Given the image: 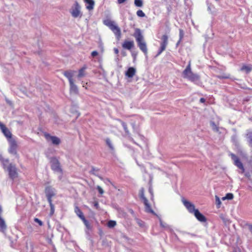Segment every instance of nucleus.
Returning a JSON list of instances; mask_svg holds the SVG:
<instances>
[{"label": "nucleus", "mask_w": 252, "mask_h": 252, "mask_svg": "<svg viewBox=\"0 0 252 252\" xmlns=\"http://www.w3.org/2000/svg\"><path fill=\"white\" fill-rule=\"evenodd\" d=\"M50 207V216H52L54 214V212H55L54 206L53 205V206H51Z\"/></svg>", "instance_id": "43"}, {"label": "nucleus", "mask_w": 252, "mask_h": 252, "mask_svg": "<svg viewBox=\"0 0 252 252\" xmlns=\"http://www.w3.org/2000/svg\"><path fill=\"white\" fill-rule=\"evenodd\" d=\"M143 203L145 205V211L146 212L151 213L156 216H158L157 214L152 209L147 199H145L144 201H143Z\"/></svg>", "instance_id": "14"}, {"label": "nucleus", "mask_w": 252, "mask_h": 252, "mask_svg": "<svg viewBox=\"0 0 252 252\" xmlns=\"http://www.w3.org/2000/svg\"><path fill=\"white\" fill-rule=\"evenodd\" d=\"M205 101V99L204 98H201L200 99V102L201 103H204Z\"/></svg>", "instance_id": "54"}, {"label": "nucleus", "mask_w": 252, "mask_h": 252, "mask_svg": "<svg viewBox=\"0 0 252 252\" xmlns=\"http://www.w3.org/2000/svg\"><path fill=\"white\" fill-rule=\"evenodd\" d=\"M157 217H158V218L160 226L163 228H167L168 227V225L165 223H163L161 219L159 217H158V216Z\"/></svg>", "instance_id": "34"}, {"label": "nucleus", "mask_w": 252, "mask_h": 252, "mask_svg": "<svg viewBox=\"0 0 252 252\" xmlns=\"http://www.w3.org/2000/svg\"><path fill=\"white\" fill-rule=\"evenodd\" d=\"M193 214L198 221L201 222H205L207 221L206 218L198 209H196Z\"/></svg>", "instance_id": "12"}, {"label": "nucleus", "mask_w": 252, "mask_h": 252, "mask_svg": "<svg viewBox=\"0 0 252 252\" xmlns=\"http://www.w3.org/2000/svg\"><path fill=\"white\" fill-rule=\"evenodd\" d=\"M45 193L46 197H53L56 195L55 189L51 186H47L45 188Z\"/></svg>", "instance_id": "11"}, {"label": "nucleus", "mask_w": 252, "mask_h": 252, "mask_svg": "<svg viewBox=\"0 0 252 252\" xmlns=\"http://www.w3.org/2000/svg\"><path fill=\"white\" fill-rule=\"evenodd\" d=\"M3 168L6 169L8 173V176L10 179L14 180L18 176V169L16 165L13 163H9L8 159H3L2 160Z\"/></svg>", "instance_id": "1"}, {"label": "nucleus", "mask_w": 252, "mask_h": 252, "mask_svg": "<svg viewBox=\"0 0 252 252\" xmlns=\"http://www.w3.org/2000/svg\"><path fill=\"white\" fill-rule=\"evenodd\" d=\"M98 170H99L98 169H96L94 167L92 166V169L90 171V173L92 174H93V175L98 176V175H96V173H95V171H98Z\"/></svg>", "instance_id": "38"}, {"label": "nucleus", "mask_w": 252, "mask_h": 252, "mask_svg": "<svg viewBox=\"0 0 252 252\" xmlns=\"http://www.w3.org/2000/svg\"><path fill=\"white\" fill-rule=\"evenodd\" d=\"M216 203L217 205L218 206V208H219L220 207V205L221 204V201L219 198V197L218 196H216Z\"/></svg>", "instance_id": "39"}, {"label": "nucleus", "mask_w": 252, "mask_h": 252, "mask_svg": "<svg viewBox=\"0 0 252 252\" xmlns=\"http://www.w3.org/2000/svg\"><path fill=\"white\" fill-rule=\"evenodd\" d=\"M139 195L140 198L144 201L145 199H147L144 195V189L143 188H141L139 190Z\"/></svg>", "instance_id": "26"}, {"label": "nucleus", "mask_w": 252, "mask_h": 252, "mask_svg": "<svg viewBox=\"0 0 252 252\" xmlns=\"http://www.w3.org/2000/svg\"><path fill=\"white\" fill-rule=\"evenodd\" d=\"M50 162L51 163V169L55 172L62 173L63 170L61 168L60 163L59 160L56 157L50 158Z\"/></svg>", "instance_id": "7"}, {"label": "nucleus", "mask_w": 252, "mask_h": 252, "mask_svg": "<svg viewBox=\"0 0 252 252\" xmlns=\"http://www.w3.org/2000/svg\"><path fill=\"white\" fill-rule=\"evenodd\" d=\"M131 213H133V210H131Z\"/></svg>", "instance_id": "61"}, {"label": "nucleus", "mask_w": 252, "mask_h": 252, "mask_svg": "<svg viewBox=\"0 0 252 252\" xmlns=\"http://www.w3.org/2000/svg\"><path fill=\"white\" fill-rule=\"evenodd\" d=\"M114 52H115V54H118V53H119V50H118V49H117L116 48H115L114 49Z\"/></svg>", "instance_id": "50"}, {"label": "nucleus", "mask_w": 252, "mask_h": 252, "mask_svg": "<svg viewBox=\"0 0 252 252\" xmlns=\"http://www.w3.org/2000/svg\"><path fill=\"white\" fill-rule=\"evenodd\" d=\"M133 36L135 38L136 42L140 49L143 52L145 55H147L148 50L146 43L144 40V37L139 29L136 28L133 34Z\"/></svg>", "instance_id": "3"}, {"label": "nucleus", "mask_w": 252, "mask_h": 252, "mask_svg": "<svg viewBox=\"0 0 252 252\" xmlns=\"http://www.w3.org/2000/svg\"><path fill=\"white\" fill-rule=\"evenodd\" d=\"M0 129L4 135V136L8 139H13L12 138V133L10 130L5 126L4 125H3L0 127Z\"/></svg>", "instance_id": "13"}, {"label": "nucleus", "mask_w": 252, "mask_h": 252, "mask_svg": "<svg viewBox=\"0 0 252 252\" xmlns=\"http://www.w3.org/2000/svg\"><path fill=\"white\" fill-rule=\"evenodd\" d=\"M184 31L182 29H180L179 30V36H180V40H182L183 37H184Z\"/></svg>", "instance_id": "41"}, {"label": "nucleus", "mask_w": 252, "mask_h": 252, "mask_svg": "<svg viewBox=\"0 0 252 252\" xmlns=\"http://www.w3.org/2000/svg\"><path fill=\"white\" fill-rule=\"evenodd\" d=\"M5 100L8 104H9L10 106H12L13 103L11 100H9L7 97L5 98Z\"/></svg>", "instance_id": "46"}, {"label": "nucleus", "mask_w": 252, "mask_h": 252, "mask_svg": "<svg viewBox=\"0 0 252 252\" xmlns=\"http://www.w3.org/2000/svg\"><path fill=\"white\" fill-rule=\"evenodd\" d=\"M134 46L133 41L125 40L122 44V47L124 49L131 50Z\"/></svg>", "instance_id": "15"}, {"label": "nucleus", "mask_w": 252, "mask_h": 252, "mask_svg": "<svg viewBox=\"0 0 252 252\" xmlns=\"http://www.w3.org/2000/svg\"><path fill=\"white\" fill-rule=\"evenodd\" d=\"M63 75L68 79L69 82L73 81V72L71 70L65 71L63 73Z\"/></svg>", "instance_id": "20"}, {"label": "nucleus", "mask_w": 252, "mask_h": 252, "mask_svg": "<svg viewBox=\"0 0 252 252\" xmlns=\"http://www.w3.org/2000/svg\"><path fill=\"white\" fill-rule=\"evenodd\" d=\"M136 14L138 16L140 17H144L145 16V13L141 10H138L137 11Z\"/></svg>", "instance_id": "37"}, {"label": "nucleus", "mask_w": 252, "mask_h": 252, "mask_svg": "<svg viewBox=\"0 0 252 252\" xmlns=\"http://www.w3.org/2000/svg\"><path fill=\"white\" fill-rule=\"evenodd\" d=\"M2 213V209L1 205H0V217H1Z\"/></svg>", "instance_id": "53"}, {"label": "nucleus", "mask_w": 252, "mask_h": 252, "mask_svg": "<svg viewBox=\"0 0 252 252\" xmlns=\"http://www.w3.org/2000/svg\"><path fill=\"white\" fill-rule=\"evenodd\" d=\"M119 60L118 58H117L116 61H118Z\"/></svg>", "instance_id": "63"}, {"label": "nucleus", "mask_w": 252, "mask_h": 252, "mask_svg": "<svg viewBox=\"0 0 252 252\" xmlns=\"http://www.w3.org/2000/svg\"><path fill=\"white\" fill-rule=\"evenodd\" d=\"M135 220L137 223L139 225V226L141 227L144 226V222L143 221L137 218L135 219Z\"/></svg>", "instance_id": "33"}, {"label": "nucleus", "mask_w": 252, "mask_h": 252, "mask_svg": "<svg viewBox=\"0 0 252 252\" xmlns=\"http://www.w3.org/2000/svg\"><path fill=\"white\" fill-rule=\"evenodd\" d=\"M233 194L231 193H227L225 196V197H222V200H225V199H228V200H231L233 198Z\"/></svg>", "instance_id": "29"}, {"label": "nucleus", "mask_w": 252, "mask_h": 252, "mask_svg": "<svg viewBox=\"0 0 252 252\" xmlns=\"http://www.w3.org/2000/svg\"><path fill=\"white\" fill-rule=\"evenodd\" d=\"M85 2L88 4V5L86 6L87 9L90 10H92L94 8V2L93 0H84Z\"/></svg>", "instance_id": "21"}, {"label": "nucleus", "mask_w": 252, "mask_h": 252, "mask_svg": "<svg viewBox=\"0 0 252 252\" xmlns=\"http://www.w3.org/2000/svg\"><path fill=\"white\" fill-rule=\"evenodd\" d=\"M149 190L150 193L153 195V191H152V189L150 188L149 189Z\"/></svg>", "instance_id": "55"}, {"label": "nucleus", "mask_w": 252, "mask_h": 252, "mask_svg": "<svg viewBox=\"0 0 252 252\" xmlns=\"http://www.w3.org/2000/svg\"><path fill=\"white\" fill-rule=\"evenodd\" d=\"M220 218L223 220L225 224H227L230 222L229 220L228 219H225L223 215H221V216H220Z\"/></svg>", "instance_id": "40"}, {"label": "nucleus", "mask_w": 252, "mask_h": 252, "mask_svg": "<svg viewBox=\"0 0 252 252\" xmlns=\"http://www.w3.org/2000/svg\"><path fill=\"white\" fill-rule=\"evenodd\" d=\"M70 86V92L71 93H74V94H78V89L77 86L74 84V81H70L69 82Z\"/></svg>", "instance_id": "17"}, {"label": "nucleus", "mask_w": 252, "mask_h": 252, "mask_svg": "<svg viewBox=\"0 0 252 252\" xmlns=\"http://www.w3.org/2000/svg\"><path fill=\"white\" fill-rule=\"evenodd\" d=\"M230 156L234 162V164L239 169L242 170L241 173H243L245 171V168L242 162L240 160L239 158L234 154L231 153Z\"/></svg>", "instance_id": "9"}, {"label": "nucleus", "mask_w": 252, "mask_h": 252, "mask_svg": "<svg viewBox=\"0 0 252 252\" xmlns=\"http://www.w3.org/2000/svg\"><path fill=\"white\" fill-rule=\"evenodd\" d=\"M105 141L107 145L109 147L110 149L113 152L114 151V147L113 146L110 139L109 138H107Z\"/></svg>", "instance_id": "27"}, {"label": "nucleus", "mask_w": 252, "mask_h": 252, "mask_svg": "<svg viewBox=\"0 0 252 252\" xmlns=\"http://www.w3.org/2000/svg\"><path fill=\"white\" fill-rule=\"evenodd\" d=\"M248 226H249V229L250 231L252 233V225L249 224Z\"/></svg>", "instance_id": "51"}, {"label": "nucleus", "mask_w": 252, "mask_h": 252, "mask_svg": "<svg viewBox=\"0 0 252 252\" xmlns=\"http://www.w3.org/2000/svg\"><path fill=\"white\" fill-rule=\"evenodd\" d=\"M231 141L236 148H239L240 147V144L236 134L231 136Z\"/></svg>", "instance_id": "23"}, {"label": "nucleus", "mask_w": 252, "mask_h": 252, "mask_svg": "<svg viewBox=\"0 0 252 252\" xmlns=\"http://www.w3.org/2000/svg\"><path fill=\"white\" fill-rule=\"evenodd\" d=\"M34 221L35 222H37L38 223V224L40 225V226H42L43 223L42 222V221L41 220H39L38 218H34Z\"/></svg>", "instance_id": "42"}, {"label": "nucleus", "mask_w": 252, "mask_h": 252, "mask_svg": "<svg viewBox=\"0 0 252 252\" xmlns=\"http://www.w3.org/2000/svg\"><path fill=\"white\" fill-rule=\"evenodd\" d=\"M74 211L76 215L80 218L81 220H82L83 218H85L83 212L80 209V208L78 206H76L75 207Z\"/></svg>", "instance_id": "22"}, {"label": "nucleus", "mask_w": 252, "mask_h": 252, "mask_svg": "<svg viewBox=\"0 0 252 252\" xmlns=\"http://www.w3.org/2000/svg\"><path fill=\"white\" fill-rule=\"evenodd\" d=\"M82 221H83L85 225L87 227L88 229H90L91 228V224H90L88 220H87L85 218H83L82 220Z\"/></svg>", "instance_id": "30"}, {"label": "nucleus", "mask_w": 252, "mask_h": 252, "mask_svg": "<svg viewBox=\"0 0 252 252\" xmlns=\"http://www.w3.org/2000/svg\"><path fill=\"white\" fill-rule=\"evenodd\" d=\"M182 75L183 78H186L190 81L196 84L200 81V77L196 74L192 72L190 66V62H189L185 69L183 71Z\"/></svg>", "instance_id": "2"}, {"label": "nucleus", "mask_w": 252, "mask_h": 252, "mask_svg": "<svg viewBox=\"0 0 252 252\" xmlns=\"http://www.w3.org/2000/svg\"><path fill=\"white\" fill-rule=\"evenodd\" d=\"M168 43V36L166 34L163 35L161 37L160 47L156 57L158 56L165 49Z\"/></svg>", "instance_id": "6"}, {"label": "nucleus", "mask_w": 252, "mask_h": 252, "mask_svg": "<svg viewBox=\"0 0 252 252\" xmlns=\"http://www.w3.org/2000/svg\"><path fill=\"white\" fill-rule=\"evenodd\" d=\"M47 197L48 202L49 203L50 206L54 205L52 203V197Z\"/></svg>", "instance_id": "45"}, {"label": "nucleus", "mask_w": 252, "mask_h": 252, "mask_svg": "<svg viewBox=\"0 0 252 252\" xmlns=\"http://www.w3.org/2000/svg\"><path fill=\"white\" fill-rule=\"evenodd\" d=\"M119 60L118 58H117L116 61H118Z\"/></svg>", "instance_id": "62"}, {"label": "nucleus", "mask_w": 252, "mask_h": 252, "mask_svg": "<svg viewBox=\"0 0 252 252\" xmlns=\"http://www.w3.org/2000/svg\"><path fill=\"white\" fill-rule=\"evenodd\" d=\"M247 138L250 146L252 147V131H248L247 133Z\"/></svg>", "instance_id": "25"}, {"label": "nucleus", "mask_w": 252, "mask_h": 252, "mask_svg": "<svg viewBox=\"0 0 252 252\" xmlns=\"http://www.w3.org/2000/svg\"><path fill=\"white\" fill-rule=\"evenodd\" d=\"M96 189L100 194H102L104 193V191L101 187L97 186Z\"/></svg>", "instance_id": "44"}, {"label": "nucleus", "mask_w": 252, "mask_h": 252, "mask_svg": "<svg viewBox=\"0 0 252 252\" xmlns=\"http://www.w3.org/2000/svg\"><path fill=\"white\" fill-rule=\"evenodd\" d=\"M103 22L105 25L108 27L114 32L117 39L119 40L121 37V31L120 28L115 25V22L109 19H105L103 20Z\"/></svg>", "instance_id": "4"}, {"label": "nucleus", "mask_w": 252, "mask_h": 252, "mask_svg": "<svg viewBox=\"0 0 252 252\" xmlns=\"http://www.w3.org/2000/svg\"><path fill=\"white\" fill-rule=\"evenodd\" d=\"M219 78H222L223 77H220V76H219Z\"/></svg>", "instance_id": "60"}, {"label": "nucleus", "mask_w": 252, "mask_h": 252, "mask_svg": "<svg viewBox=\"0 0 252 252\" xmlns=\"http://www.w3.org/2000/svg\"><path fill=\"white\" fill-rule=\"evenodd\" d=\"M134 4L137 7H141L143 6V1L142 0H134Z\"/></svg>", "instance_id": "31"}, {"label": "nucleus", "mask_w": 252, "mask_h": 252, "mask_svg": "<svg viewBox=\"0 0 252 252\" xmlns=\"http://www.w3.org/2000/svg\"><path fill=\"white\" fill-rule=\"evenodd\" d=\"M211 126L212 127V129L215 131H219V127L217 126V125L215 124V123L214 122H212L211 123Z\"/></svg>", "instance_id": "36"}, {"label": "nucleus", "mask_w": 252, "mask_h": 252, "mask_svg": "<svg viewBox=\"0 0 252 252\" xmlns=\"http://www.w3.org/2000/svg\"><path fill=\"white\" fill-rule=\"evenodd\" d=\"M241 70L242 71H245L246 73L248 74L252 70V66L244 65L241 67Z\"/></svg>", "instance_id": "24"}, {"label": "nucleus", "mask_w": 252, "mask_h": 252, "mask_svg": "<svg viewBox=\"0 0 252 252\" xmlns=\"http://www.w3.org/2000/svg\"><path fill=\"white\" fill-rule=\"evenodd\" d=\"M86 67L84 66L82 68H81L80 69H79V73L78 74V77L81 78V77L84 76V75H85L84 71H85V70L86 69Z\"/></svg>", "instance_id": "28"}, {"label": "nucleus", "mask_w": 252, "mask_h": 252, "mask_svg": "<svg viewBox=\"0 0 252 252\" xmlns=\"http://www.w3.org/2000/svg\"><path fill=\"white\" fill-rule=\"evenodd\" d=\"M122 54H123V56H125L126 55V53L125 52H123L122 53Z\"/></svg>", "instance_id": "58"}, {"label": "nucleus", "mask_w": 252, "mask_h": 252, "mask_svg": "<svg viewBox=\"0 0 252 252\" xmlns=\"http://www.w3.org/2000/svg\"><path fill=\"white\" fill-rule=\"evenodd\" d=\"M116 225V222L115 220H109L108 222L107 225L109 228H113Z\"/></svg>", "instance_id": "32"}, {"label": "nucleus", "mask_w": 252, "mask_h": 252, "mask_svg": "<svg viewBox=\"0 0 252 252\" xmlns=\"http://www.w3.org/2000/svg\"><path fill=\"white\" fill-rule=\"evenodd\" d=\"M48 243L53 246L54 251V252H56V248L55 247V246L53 244L52 241L51 239H48Z\"/></svg>", "instance_id": "47"}, {"label": "nucleus", "mask_w": 252, "mask_h": 252, "mask_svg": "<svg viewBox=\"0 0 252 252\" xmlns=\"http://www.w3.org/2000/svg\"><path fill=\"white\" fill-rule=\"evenodd\" d=\"M182 201L190 213L193 214L195 212L197 209L195 208V206L193 203L187 200L184 198L182 199Z\"/></svg>", "instance_id": "8"}, {"label": "nucleus", "mask_w": 252, "mask_h": 252, "mask_svg": "<svg viewBox=\"0 0 252 252\" xmlns=\"http://www.w3.org/2000/svg\"><path fill=\"white\" fill-rule=\"evenodd\" d=\"M46 137H47V136H48L50 138V140L52 141V143L54 145H59L61 143V140H60V138H59L58 137H57L56 136H50L49 134L46 135Z\"/></svg>", "instance_id": "18"}, {"label": "nucleus", "mask_w": 252, "mask_h": 252, "mask_svg": "<svg viewBox=\"0 0 252 252\" xmlns=\"http://www.w3.org/2000/svg\"><path fill=\"white\" fill-rule=\"evenodd\" d=\"M70 13L73 18L81 17L82 14L81 11V6L77 1H75L72 6L70 10Z\"/></svg>", "instance_id": "5"}, {"label": "nucleus", "mask_w": 252, "mask_h": 252, "mask_svg": "<svg viewBox=\"0 0 252 252\" xmlns=\"http://www.w3.org/2000/svg\"><path fill=\"white\" fill-rule=\"evenodd\" d=\"M8 141L10 143V147L9 149V152L13 155L17 154V145L16 143V141L15 139H8Z\"/></svg>", "instance_id": "10"}, {"label": "nucleus", "mask_w": 252, "mask_h": 252, "mask_svg": "<svg viewBox=\"0 0 252 252\" xmlns=\"http://www.w3.org/2000/svg\"><path fill=\"white\" fill-rule=\"evenodd\" d=\"M181 41H182V40H180V39L179 40V41H178L177 42V43H176V47H177V46L179 45V44H180V43L181 42Z\"/></svg>", "instance_id": "56"}, {"label": "nucleus", "mask_w": 252, "mask_h": 252, "mask_svg": "<svg viewBox=\"0 0 252 252\" xmlns=\"http://www.w3.org/2000/svg\"><path fill=\"white\" fill-rule=\"evenodd\" d=\"M7 229V226L4 219L0 217V231L4 233Z\"/></svg>", "instance_id": "19"}, {"label": "nucleus", "mask_w": 252, "mask_h": 252, "mask_svg": "<svg viewBox=\"0 0 252 252\" xmlns=\"http://www.w3.org/2000/svg\"><path fill=\"white\" fill-rule=\"evenodd\" d=\"M122 126L126 132V133L128 135L129 134V131L127 129V125H126V124L124 122H122Z\"/></svg>", "instance_id": "35"}, {"label": "nucleus", "mask_w": 252, "mask_h": 252, "mask_svg": "<svg viewBox=\"0 0 252 252\" xmlns=\"http://www.w3.org/2000/svg\"><path fill=\"white\" fill-rule=\"evenodd\" d=\"M245 176L247 177H249L250 176V175L249 173H247L245 174Z\"/></svg>", "instance_id": "57"}, {"label": "nucleus", "mask_w": 252, "mask_h": 252, "mask_svg": "<svg viewBox=\"0 0 252 252\" xmlns=\"http://www.w3.org/2000/svg\"><path fill=\"white\" fill-rule=\"evenodd\" d=\"M126 0H118V2L120 4L124 3Z\"/></svg>", "instance_id": "52"}, {"label": "nucleus", "mask_w": 252, "mask_h": 252, "mask_svg": "<svg viewBox=\"0 0 252 252\" xmlns=\"http://www.w3.org/2000/svg\"><path fill=\"white\" fill-rule=\"evenodd\" d=\"M3 124H2L1 122H0V127L3 125Z\"/></svg>", "instance_id": "59"}, {"label": "nucleus", "mask_w": 252, "mask_h": 252, "mask_svg": "<svg viewBox=\"0 0 252 252\" xmlns=\"http://www.w3.org/2000/svg\"><path fill=\"white\" fill-rule=\"evenodd\" d=\"M94 206L95 207L96 209H98L99 208V204L97 201H95L94 202Z\"/></svg>", "instance_id": "49"}, {"label": "nucleus", "mask_w": 252, "mask_h": 252, "mask_svg": "<svg viewBox=\"0 0 252 252\" xmlns=\"http://www.w3.org/2000/svg\"><path fill=\"white\" fill-rule=\"evenodd\" d=\"M91 55L92 57H94L98 55V52L96 51H94L92 52Z\"/></svg>", "instance_id": "48"}, {"label": "nucleus", "mask_w": 252, "mask_h": 252, "mask_svg": "<svg viewBox=\"0 0 252 252\" xmlns=\"http://www.w3.org/2000/svg\"><path fill=\"white\" fill-rule=\"evenodd\" d=\"M136 69L133 67H129L125 72V75L128 78H132L135 74Z\"/></svg>", "instance_id": "16"}]
</instances>
